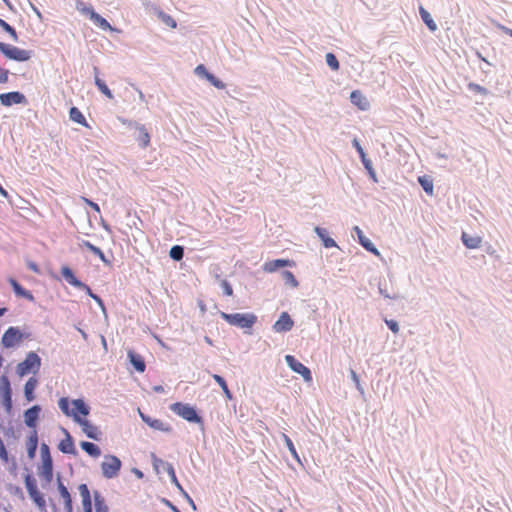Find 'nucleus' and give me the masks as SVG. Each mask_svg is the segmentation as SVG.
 I'll return each instance as SVG.
<instances>
[{
    "label": "nucleus",
    "mask_w": 512,
    "mask_h": 512,
    "mask_svg": "<svg viewBox=\"0 0 512 512\" xmlns=\"http://www.w3.org/2000/svg\"><path fill=\"white\" fill-rule=\"evenodd\" d=\"M154 390L157 392H161V391H163V388L161 386H157L154 388Z\"/></svg>",
    "instance_id": "nucleus-60"
},
{
    "label": "nucleus",
    "mask_w": 512,
    "mask_h": 512,
    "mask_svg": "<svg viewBox=\"0 0 512 512\" xmlns=\"http://www.w3.org/2000/svg\"><path fill=\"white\" fill-rule=\"evenodd\" d=\"M282 438H283L288 450L290 451L291 455L293 456V458L296 459L297 461H300L299 455L295 449V446H294L292 440L289 438V436L286 435L285 433H283Z\"/></svg>",
    "instance_id": "nucleus-40"
},
{
    "label": "nucleus",
    "mask_w": 512,
    "mask_h": 512,
    "mask_svg": "<svg viewBox=\"0 0 512 512\" xmlns=\"http://www.w3.org/2000/svg\"><path fill=\"white\" fill-rule=\"evenodd\" d=\"M170 409L188 422L202 423V418L197 414L194 407L181 402L173 403Z\"/></svg>",
    "instance_id": "nucleus-3"
},
{
    "label": "nucleus",
    "mask_w": 512,
    "mask_h": 512,
    "mask_svg": "<svg viewBox=\"0 0 512 512\" xmlns=\"http://www.w3.org/2000/svg\"><path fill=\"white\" fill-rule=\"evenodd\" d=\"M83 201L89 205L95 212H100V208H99V205L91 200H89L88 198H85L83 197Z\"/></svg>",
    "instance_id": "nucleus-54"
},
{
    "label": "nucleus",
    "mask_w": 512,
    "mask_h": 512,
    "mask_svg": "<svg viewBox=\"0 0 512 512\" xmlns=\"http://www.w3.org/2000/svg\"><path fill=\"white\" fill-rule=\"evenodd\" d=\"M1 104L4 106H11L13 104H20L25 102V96L20 92H8L0 95Z\"/></svg>",
    "instance_id": "nucleus-14"
},
{
    "label": "nucleus",
    "mask_w": 512,
    "mask_h": 512,
    "mask_svg": "<svg viewBox=\"0 0 512 512\" xmlns=\"http://www.w3.org/2000/svg\"><path fill=\"white\" fill-rule=\"evenodd\" d=\"M169 254L173 260L179 261L183 258L184 255L183 247L175 245L170 249Z\"/></svg>",
    "instance_id": "nucleus-42"
},
{
    "label": "nucleus",
    "mask_w": 512,
    "mask_h": 512,
    "mask_svg": "<svg viewBox=\"0 0 512 512\" xmlns=\"http://www.w3.org/2000/svg\"><path fill=\"white\" fill-rule=\"evenodd\" d=\"M468 89L471 92L479 93V94L484 95V96H486L489 93L488 90L485 87L480 86L479 84H476V83H472V82H470L468 84Z\"/></svg>",
    "instance_id": "nucleus-45"
},
{
    "label": "nucleus",
    "mask_w": 512,
    "mask_h": 512,
    "mask_svg": "<svg viewBox=\"0 0 512 512\" xmlns=\"http://www.w3.org/2000/svg\"><path fill=\"white\" fill-rule=\"evenodd\" d=\"M81 247L87 248L94 255L98 256L102 262H104L106 264L109 263V261L106 259V257L104 255V253L102 252V250L100 248H98L97 246L93 245L92 243H90L89 241L84 240L81 243Z\"/></svg>",
    "instance_id": "nucleus-28"
},
{
    "label": "nucleus",
    "mask_w": 512,
    "mask_h": 512,
    "mask_svg": "<svg viewBox=\"0 0 512 512\" xmlns=\"http://www.w3.org/2000/svg\"><path fill=\"white\" fill-rule=\"evenodd\" d=\"M353 146L356 148L359 156L361 157L362 159V162L364 163V165L367 167L368 164H369V160H366V154L364 152V149L362 148V146L360 145L359 141L357 139H354L353 140Z\"/></svg>",
    "instance_id": "nucleus-46"
},
{
    "label": "nucleus",
    "mask_w": 512,
    "mask_h": 512,
    "mask_svg": "<svg viewBox=\"0 0 512 512\" xmlns=\"http://www.w3.org/2000/svg\"><path fill=\"white\" fill-rule=\"evenodd\" d=\"M140 416H141L142 420L145 423H147L151 428H153L155 430H162V431L167 430L166 428H164V423L161 420L151 419L150 417L145 416L143 413H140Z\"/></svg>",
    "instance_id": "nucleus-33"
},
{
    "label": "nucleus",
    "mask_w": 512,
    "mask_h": 512,
    "mask_svg": "<svg viewBox=\"0 0 512 512\" xmlns=\"http://www.w3.org/2000/svg\"><path fill=\"white\" fill-rule=\"evenodd\" d=\"M314 231L322 240L323 246L325 248H332L337 246L336 242L331 237L328 236V232L326 231V229L317 226L315 227Z\"/></svg>",
    "instance_id": "nucleus-24"
},
{
    "label": "nucleus",
    "mask_w": 512,
    "mask_h": 512,
    "mask_svg": "<svg viewBox=\"0 0 512 512\" xmlns=\"http://www.w3.org/2000/svg\"><path fill=\"white\" fill-rule=\"evenodd\" d=\"M0 392L5 410L10 412L12 409V391L9 379L6 376H3L0 380Z\"/></svg>",
    "instance_id": "nucleus-10"
},
{
    "label": "nucleus",
    "mask_w": 512,
    "mask_h": 512,
    "mask_svg": "<svg viewBox=\"0 0 512 512\" xmlns=\"http://www.w3.org/2000/svg\"><path fill=\"white\" fill-rule=\"evenodd\" d=\"M128 358H129L131 364L134 366V368L138 372L143 373L145 371L146 365H145V361L141 355L135 353L132 350H129Z\"/></svg>",
    "instance_id": "nucleus-19"
},
{
    "label": "nucleus",
    "mask_w": 512,
    "mask_h": 512,
    "mask_svg": "<svg viewBox=\"0 0 512 512\" xmlns=\"http://www.w3.org/2000/svg\"><path fill=\"white\" fill-rule=\"evenodd\" d=\"M0 52L7 58L18 62H25L31 58V51L0 42Z\"/></svg>",
    "instance_id": "nucleus-4"
},
{
    "label": "nucleus",
    "mask_w": 512,
    "mask_h": 512,
    "mask_svg": "<svg viewBox=\"0 0 512 512\" xmlns=\"http://www.w3.org/2000/svg\"><path fill=\"white\" fill-rule=\"evenodd\" d=\"M58 490L64 501V508L67 512H72V498L71 495L66 488V486L59 480L58 481Z\"/></svg>",
    "instance_id": "nucleus-21"
},
{
    "label": "nucleus",
    "mask_w": 512,
    "mask_h": 512,
    "mask_svg": "<svg viewBox=\"0 0 512 512\" xmlns=\"http://www.w3.org/2000/svg\"><path fill=\"white\" fill-rule=\"evenodd\" d=\"M195 73L202 77H206V75L209 74L203 64H200L195 68Z\"/></svg>",
    "instance_id": "nucleus-52"
},
{
    "label": "nucleus",
    "mask_w": 512,
    "mask_h": 512,
    "mask_svg": "<svg viewBox=\"0 0 512 512\" xmlns=\"http://www.w3.org/2000/svg\"><path fill=\"white\" fill-rule=\"evenodd\" d=\"M9 283L17 296L24 297L29 300L33 299L32 294L29 291L25 290L15 279L10 278Z\"/></svg>",
    "instance_id": "nucleus-27"
},
{
    "label": "nucleus",
    "mask_w": 512,
    "mask_h": 512,
    "mask_svg": "<svg viewBox=\"0 0 512 512\" xmlns=\"http://www.w3.org/2000/svg\"><path fill=\"white\" fill-rule=\"evenodd\" d=\"M5 312H6L5 308H0V317L3 316Z\"/></svg>",
    "instance_id": "nucleus-61"
},
{
    "label": "nucleus",
    "mask_w": 512,
    "mask_h": 512,
    "mask_svg": "<svg viewBox=\"0 0 512 512\" xmlns=\"http://www.w3.org/2000/svg\"><path fill=\"white\" fill-rule=\"evenodd\" d=\"M0 27H2L7 33H9L13 40L16 41L18 39L16 30L1 18H0Z\"/></svg>",
    "instance_id": "nucleus-44"
},
{
    "label": "nucleus",
    "mask_w": 512,
    "mask_h": 512,
    "mask_svg": "<svg viewBox=\"0 0 512 512\" xmlns=\"http://www.w3.org/2000/svg\"><path fill=\"white\" fill-rule=\"evenodd\" d=\"M350 101L361 111H366L370 107L367 97L359 90H354L350 93Z\"/></svg>",
    "instance_id": "nucleus-13"
},
{
    "label": "nucleus",
    "mask_w": 512,
    "mask_h": 512,
    "mask_svg": "<svg viewBox=\"0 0 512 512\" xmlns=\"http://www.w3.org/2000/svg\"><path fill=\"white\" fill-rule=\"evenodd\" d=\"M214 87L218 88V89H224L225 88V84L219 80L218 78H216L213 74L209 73L206 75L205 77Z\"/></svg>",
    "instance_id": "nucleus-47"
},
{
    "label": "nucleus",
    "mask_w": 512,
    "mask_h": 512,
    "mask_svg": "<svg viewBox=\"0 0 512 512\" xmlns=\"http://www.w3.org/2000/svg\"><path fill=\"white\" fill-rule=\"evenodd\" d=\"M38 385V380L35 377H30L24 386V395L28 402H31L35 399L34 391Z\"/></svg>",
    "instance_id": "nucleus-20"
},
{
    "label": "nucleus",
    "mask_w": 512,
    "mask_h": 512,
    "mask_svg": "<svg viewBox=\"0 0 512 512\" xmlns=\"http://www.w3.org/2000/svg\"><path fill=\"white\" fill-rule=\"evenodd\" d=\"M40 475L46 482H51L53 478V461L52 459L41 460Z\"/></svg>",
    "instance_id": "nucleus-16"
},
{
    "label": "nucleus",
    "mask_w": 512,
    "mask_h": 512,
    "mask_svg": "<svg viewBox=\"0 0 512 512\" xmlns=\"http://www.w3.org/2000/svg\"><path fill=\"white\" fill-rule=\"evenodd\" d=\"M293 320L287 312H283L279 319L274 323L273 329L275 332H287L290 331L293 327Z\"/></svg>",
    "instance_id": "nucleus-12"
},
{
    "label": "nucleus",
    "mask_w": 512,
    "mask_h": 512,
    "mask_svg": "<svg viewBox=\"0 0 512 512\" xmlns=\"http://www.w3.org/2000/svg\"><path fill=\"white\" fill-rule=\"evenodd\" d=\"M95 512H109L108 506L105 504L103 498L100 495H95Z\"/></svg>",
    "instance_id": "nucleus-41"
},
{
    "label": "nucleus",
    "mask_w": 512,
    "mask_h": 512,
    "mask_svg": "<svg viewBox=\"0 0 512 512\" xmlns=\"http://www.w3.org/2000/svg\"><path fill=\"white\" fill-rule=\"evenodd\" d=\"M3 2L9 7L11 8V4H10V1L9 0H3Z\"/></svg>",
    "instance_id": "nucleus-62"
},
{
    "label": "nucleus",
    "mask_w": 512,
    "mask_h": 512,
    "mask_svg": "<svg viewBox=\"0 0 512 512\" xmlns=\"http://www.w3.org/2000/svg\"><path fill=\"white\" fill-rule=\"evenodd\" d=\"M461 240L468 249L478 248L482 242V238L480 236L470 235L464 231L462 232Z\"/></svg>",
    "instance_id": "nucleus-17"
},
{
    "label": "nucleus",
    "mask_w": 512,
    "mask_h": 512,
    "mask_svg": "<svg viewBox=\"0 0 512 512\" xmlns=\"http://www.w3.org/2000/svg\"><path fill=\"white\" fill-rule=\"evenodd\" d=\"M66 437L58 444V449L65 454H75V445L73 439L67 430H64Z\"/></svg>",
    "instance_id": "nucleus-15"
},
{
    "label": "nucleus",
    "mask_w": 512,
    "mask_h": 512,
    "mask_svg": "<svg viewBox=\"0 0 512 512\" xmlns=\"http://www.w3.org/2000/svg\"><path fill=\"white\" fill-rule=\"evenodd\" d=\"M385 323L387 324V326L393 333L397 334L399 332V325L395 320H387L386 319Z\"/></svg>",
    "instance_id": "nucleus-49"
},
{
    "label": "nucleus",
    "mask_w": 512,
    "mask_h": 512,
    "mask_svg": "<svg viewBox=\"0 0 512 512\" xmlns=\"http://www.w3.org/2000/svg\"><path fill=\"white\" fill-rule=\"evenodd\" d=\"M213 379L220 385L221 389L223 390L225 396L227 399H232V394L227 386V383L226 381L224 380L223 377H221L220 375L218 374H214L213 376Z\"/></svg>",
    "instance_id": "nucleus-37"
},
{
    "label": "nucleus",
    "mask_w": 512,
    "mask_h": 512,
    "mask_svg": "<svg viewBox=\"0 0 512 512\" xmlns=\"http://www.w3.org/2000/svg\"><path fill=\"white\" fill-rule=\"evenodd\" d=\"M25 487L28 491L30 498L33 502L40 508L43 509L46 506V501L43 495L40 493L37 487L36 480L31 475H26L25 477Z\"/></svg>",
    "instance_id": "nucleus-7"
},
{
    "label": "nucleus",
    "mask_w": 512,
    "mask_h": 512,
    "mask_svg": "<svg viewBox=\"0 0 512 512\" xmlns=\"http://www.w3.org/2000/svg\"><path fill=\"white\" fill-rule=\"evenodd\" d=\"M419 12H420L422 20L427 25V27L431 31H435L437 29V26H436L435 22L433 21L430 13L428 11H426L422 6L419 8Z\"/></svg>",
    "instance_id": "nucleus-34"
},
{
    "label": "nucleus",
    "mask_w": 512,
    "mask_h": 512,
    "mask_svg": "<svg viewBox=\"0 0 512 512\" xmlns=\"http://www.w3.org/2000/svg\"><path fill=\"white\" fill-rule=\"evenodd\" d=\"M78 289L85 291L91 298H92V295H95L92 292L91 288L88 285L84 284L83 282H82V285L78 287Z\"/></svg>",
    "instance_id": "nucleus-55"
},
{
    "label": "nucleus",
    "mask_w": 512,
    "mask_h": 512,
    "mask_svg": "<svg viewBox=\"0 0 512 512\" xmlns=\"http://www.w3.org/2000/svg\"><path fill=\"white\" fill-rule=\"evenodd\" d=\"M138 130H139L138 141L140 142L142 147H147L150 143L149 133L147 132V130L145 129L144 126H140L138 128Z\"/></svg>",
    "instance_id": "nucleus-39"
},
{
    "label": "nucleus",
    "mask_w": 512,
    "mask_h": 512,
    "mask_svg": "<svg viewBox=\"0 0 512 512\" xmlns=\"http://www.w3.org/2000/svg\"><path fill=\"white\" fill-rule=\"evenodd\" d=\"M158 18L165 24L167 27L171 29H175L177 27V22L170 15L166 14L163 11L157 12Z\"/></svg>",
    "instance_id": "nucleus-35"
},
{
    "label": "nucleus",
    "mask_w": 512,
    "mask_h": 512,
    "mask_svg": "<svg viewBox=\"0 0 512 512\" xmlns=\"http://www.w3.org/2000/svg\"><path fill=\"white\" fill-rule=\"evenodd\" d=\"M91 21H93V23L102 30L114 31V28L109 24V22L98 13L93 15Z\"/></svg>",
    "instance_id": "nucleus-32"
},
{
    "label": "nucleus",
    "mask_w": 512,
    "mask_h": 512,
    "mask_svg": "<svg viewBox=\"0 0 512 512\" xmlns=\"http://www.w3.org/2000/svg\"><path fill=\"white\" fill-rule=\"evenodd\" d=\"M221 287L223 288V291H224L225 295H227V296H232L233 295V289H232V287H231V285H230V283L228 281L223 280L221 282Z\"/></svg>",
    "instance_id": "nucleus-48"
},
{
    "label": "nucleus",
    "mask_w": 512,
    "mask_h": 512,
    "mask_svg": "<svg viewBox=\"0 0 512 512\" xmlns=\"http://www.w3.org/2000/svg\"><path fill=\"white\" fill-rule=\"evenodd\" d=\"M28 267L35 273H39L38 265L34 262H28Z\"/></svg>",
    "instance_id": "nucleus-58"
},
{
    "label": "nucleus",
    "mask_w": 512,
    "mask_h": 512,
    "mask_svg": "<svg viewBox=\"0 0 512 512\" xmlns=\"http://www.w3.org/2000/svg\"><path fill=\"white\" fill-rule=\"evenodd\" d=\"M95 84L106 97H108L109 99L113 98V94L106 85V83L103 80H101L97 75L95 76Z\"/></svg>",
    "instance_id": "nucleus-38"
},
{
    "label": "nucleus",
    "mask_w": 512,
    "mask_h": 512,
    "mask_svg": "<svg viewBox=\"0 0 512 512\" xmlns=\"http://www.w3.org/2000/svg\"><path fill=\"white\" fill-rule=\"evenodd\" d=\"M40 365V357L36 353L30 352L27 354L25 360L18 364L17 373L20 376L27 375L31 372L36 373L38 372Z\"/></svg>",
    "instance_id": "nucleus-5"
},
{
    "label": "nucleus",
    "mask_w": 512,
    "mask_h": 512,
    "mask_svg": "<svg viewBox=\"0 0 512 512\" xmlns=\"http://www.w3.org/2000/svg\"><path fill=\"white\" fill-rule=\"evenodd\" d=\"M61 274L62 276L64 277V279L72 286L78 288L79 286L82 285V282L79 281L76 276L74 275L73 271L71 268H69L68 266H63L61 268Z\"/></svg>",
    "instance_id": "nucleus-25"
},
{
    "label": "nucleus",
    "mask_w": 512,
    "mask_h": 512,
    "mask_svg": "<svg viewBox=\"0 0 512 512\" xmlns=\"http://www.w3.org/2000/svg\"><path fill=\"white\" fill-rule=\"evenodd\" d=\"M174 512H180L175 506L171 505Z\"/></svg>",
    "instance_id": "nucleus-64"
},
{
    "label": "nucleus",
    "mask_w": 512,
    "mask_h": 512,
    "mask_svg": "<svg viewBox=\"0 0 512 512\" xmlns=\"http://www.w3.org/2000/svg\"><path fill=\"white\" fill-rule=\"evenodd\" d=\"M80 446L91 457L98 458L101 455L100 448L92 442L82 441Z\"/></svg>",
    "instance_id": "nucleus-26"
},
{
    "label": "nucleus",
    "mask_w": 512,
    "mask_h": 512,
    "mask_svg": "<svg viewBox=\"0 0 512 512\" xmlns=\"http://www.w3.org/2000/svg\"><path fill=\"white\" fill-rule=\"evenodd\" d=\"M355 231L358 235L360 244L369 252H372L375 255H379V251L374 246V244L363 235L362 230L359 227H355Z\"/></svg>",
    "instance_id": "nucleus-23"
},
{
    "label": "nucleus",
    "mask_w": 512,
    "mask_h": 512,
    "mask_svg": "<svg viewBox=\"0 0 512 512\" xmlns=\"http://www.w3.org/2000/svg\"><path fill=\"white\" fill-rule=\"evenodd\" d=\"M79 492L82 497V505L84 508V512H92L91 496L87 485L81 484L79 486Z\"/></svg>",
    "instance_id": "nucleus-18"
},
{
    "label": "nucleus",
    "mask_w": 512,
    "mask_h": 512,
    "mask_svg": "<svg viewBox=\"0 0 512 512\" xmlns=\"http://www.w3.org/2000/svg\"><path fill=\"white\" fill-rule=\"evenodd\" d=\"M52 459L51 458V455H50V452H49V447L46 445V444H42L41 446V460L43 459Z\"/></svg>",
    "instance_id": "nucleus-50"
},
{
    "label": "nucleus",
    "mask_w": 512,
    "mask_h": 512,
    "mask_svg": "<svg viewBox=\"0 0 512 512\" xmlns=\"http://www.w3.org/2000/svg\"><path fill=\"white\" fill-rule=\"evenodd\" d=\"M351 377H352L353 381L355 382L357 388L360 389V381H359L358 375L353 370H351Z\"/></svg>",
    "instance_id": "nucleus-57"
},
{
    "label": "nucleus",
    "mask_w": 512,
    "mask_h": 512,
    "mask_svg": "<svg viewBox=\"0 0 512 512\" xmlns=\"http://www.w3.org/2000/svg\"><path fill=\"white\" fill-rule=\"evenodd\" d=\"M418 181L428 195L433 194V180L428 176H420Z\"/></svg>",
    "instance_id": "nucleus-36"
},
{
    "label": "nucleus",
    "mask_w": 512,
    "mask_h": 512,
    "mask_svg": "<svg viewBox=\"0 0 512 512\" xmlns=\"http://www.w3.org/2000/svg\"><path fill=\"white\" fill-rule=\"evenodd\" d=\"M40 412L41 407L39 405H34L24 412V422L27 427L36 430Z\"/></svg>",
    "instance_id": "nucleus-11"
},
{
    "label": "nucleus",
    "mask_w": 512,
    "mask_h": 512,
    "mask_svg": "<svg viewBox=\"0 0 512 512\" xmlns=\"http://www.w3.org/2000/svg\"><path fill=\"white\" fill-rule=\"evenodd\" d=\"M291 262L285 259H276L272 261H268L263 265V269L266 272L272 273L279 268L290 266Z\"/></svg>",
    "instance_id": "nucleus-22"
},
{
    "label": "nucleus",
    "mask_w": 512,
    "mask_h": 512,
    "mask_svg": "<svg viewBox=\"0 0 512 512\" xmlns=\"http://www.w3.org/2000/svg\"><path fill=\"white\" fill-rule=\"evenodd\" d=\"M70 119L78 124L88 127L87 121L82 112L77 107H72L69 111Z\"/></svg>",
    "instance_id": "nucleus-30"
},
{
    "label": "nucleus",
    "mask_w": 512,
    "mask_h": 512,
    "mask_svg": "<svg viewBox=\"0 0 512 512\" xmlns=\"http://www.w3.org/2000/svg\"><path fill=\"white\" fill-rule=\"evenodd\" d=\"M221 317L230 325L240 328H251L257 321L256 315L252 313H221Z\"/></svg>",
    "instance_id": "nucleus-2"
},
{
    "label": "nucleus",
    "mask_w": 512,
    "mask_h": 512,
    "mask_svg": "<svg viewBox=\"0 0 512 512\" xmlns=\"http://www.w3.org/2000/svg\"><path fill=\"white\" fill-rule=\"evenodd\" d=\"M29 456L33 457L38 445V434L36 430H32L27 441Z\"/></svg>",
    "instance_id": "nucleus-31"
},
{
    "label": "nucleus",
    "mask_w": 512,
    "mask_h": 512,
    "mask_svg": "<svg viewBox=\"0 0 512 512\" xmlns=\"http://www.w3.org/2000/svg\"><path fill=\"white\" fill-rule=\"evenodd\" d=\"M92 299L95 300V302L101 307L103 311H105V305L103 300L98 295H92Z\"/></svg>",
    "instance_id": "nucleus-56"
},
{
    "label": "nucleus",
    "mask_w": 512,
    "mask_h": 512,
    "mask_svg": "<svg viewBox=\"0 0 512 512\" xmlns=\"http://www.w3.org/2000/svg\"><path fill=\"white\" fill-rule=\"evenodd\" d=\"M284 276L286 280L289 281L293 286L296 287L298 285V282L292 272L285 271Z\"/></svg>",
    "instance_id": "nucleus-51"
},
{
    "label": "nucleus",
    "mask_w": 512,
    "mask_h": 512,
    "mask_svg": "<svg viewBox=\"0 0 512 512\" xmlns=\"http://www.w3.org/2000/svg\"><path fill=\"white\" fill-rule=\"evenodd\" d=\"M9 71L0 67V83H6L8 81Z\"/></svg>",
    "instance_id": "nucleus-53"
},
{
    "label": "nucleus",
    "mask_w": 512,
    "mask_h": 512,
    "mask_svg": "<svg viewBox=\"0 0 512 512\" xmlns=\"http://www.w3.org/2000/svg\"><path fill=\"white\" fill-rule=\"evenodd\" d=\"M73 409H70V402L68 398L62 397L58 401L59 408L61 411L69 417H72L81 427L83 432L88 438L99 440L101 432L98 427L90 423L86 416L89 414V407L85 404L82 399H76L71 402Z\"/></svg>",
    "instance_id": "nucleus-1"
},
{
    "label": "nucleus",
    "mask_w": 512,
    "mask_h": 512,
    "mask_svg": "<svg viewBox=\"0 0 512 512\" xmlns=\"http://www.w3.org/2000/svg\"><path fill=\"white\" fill-rule=\"evenodd\" d=\"M326 62L332 70L337 71L339 69V62L333 53L326 54Z\"/></svg>",
    "instance_id": "nucleus-43"
},
{
    "label": "nucleus",
    "mask_w": 512,
    "mask_h": 512,
    "mask_svg": "<svg viewBox=\"0 0 512 512\" xmlns=\"http://www.w3.org/2000/svg\"><path fill=\"white\" fill-rule=\"evenodd\" d=\"M122 463L120 459L114 455H106L101 463L102 474L105 478L111 479L118 475Z\"/></svg>",
    "instance_id": "nucleus-6"
},
{
    "label": "nucleus",
    "mask_w": 512,
    "mask_h": 512,
    "mask_svg": "<svg viewBox=\"0 0 512 512\" xmlns=\"http://www.w3.org/2000/svg\"><path fill=\"white\" fill-rule=\"evenodd\" d=\"M75 7H76L78 12H80L81 14H83L85 16H88L90 19L96 13L92 6L87 5L85 2H83L81 0H77L76 1Z\"/></svg>",
    "instance_id": "nucleus-29"
},
{
    "label": "nucleus",
    "mask_w": 512,
    "mask_h": 512,
    "mask_svg": "<svg viewBox=\"0 0 512 512\" xmlns=\"http://www.w3.org/2000/svg\"><path fill=\"white\" fill-rule=\"evenodd\" d=\"M285 361L292 371L300 374L303 379L310 383L312 381V375L308 367L299 362L294 356L286 355Z\"/></svg>",
    "instance_id": "nucleus-8"
},
{
    "label": "nucleus",
    "mask_w": 512,
    "mask_h": 512,
    "mask_svg": "<svg viewBox=\"0 0 512 512\" xmlns=\"http://www.w3.org/2000/svg\"><path fill=\"white\" fill-rule=\"evenodd\" d=\"M23 339V335L16 327H9L2 336V345L5 348H12L19 344Z\"/></svg>",
    "instance_id": "nucleus-9"
},
{
    "label": "nucleus",
    "mask_w": 512,
    "mask_h": 512,
    "mask_svg": "<svg viewBox=\"0 0 512 512\" xmlns=\"http://www.w3.org/2000/svg\"><path fill=\"white\" fill-rule=\"evenodd\" d=\"M503 31H504L505 34H507V35L512 37V29L507 28V27H503Z\"/></svg>",
    "instance_id": "nucleus-59"
},
{
    "label": "nucleus",
    "mask_w": 512,
    "mask_h": 512,
    "mask_svg": "<svg viewBox=\"0 0 512 512\" xmlns=\"http://www.w3.org/2000/svg\"><path fill=\"white\" fill-rule=\"evenodd\" d=\"M174 512H180L175 506L171 505Z\"/></svg>",
    "instance_id": "nucleus-63"
}]
</instances>
